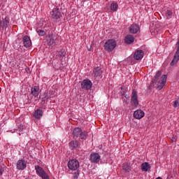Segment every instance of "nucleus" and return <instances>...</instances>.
Listing matches in <instances>:
<instances>
[{"label":"nucleus","instance_id":"f03ea898","mask_svg":"<svg viewBox=\"0 0 179 179\" xmlns=\"http://www.w3.org/2000/svg\"><path fill=\"white\" fill-rule=\"evenodd\" d=\"M87 136V132L83 131L82 129L79 127H76L73 131V136L74 139H78V138H80V139H86V136Z\"/></svg>","mask_w":179,"mask_h":179},{"label":"nucleus","instance_id":"f8f14e48","mask_svg":"<svg viewBox=\"0 0 179 179\" xmlns=\"http://www.w3.org/2000/svg\"><path fill=\"white\" fill-rule=\"evenodd\" d=\"M90 162L91 163H99L100 162V155L99 153H92L90 155Z\"/></svg>","mask_w":179,"mask_h":179},{"label":"nucleus","instance_id":"393cba45","mask_svg":"<svg viewBox=\"0 0 179 179\" xmlns=\"http://www.w3.org/2000/svg\"><path fill=\"white\" fill-rule=\"evenodd\" d=\"M122 170L124 173H129L131 171V166L128 165V164H123Z\"/></svg>","mask_w":179,"mask_h":179},{"label":"nucleus","instance_id":"a211bd4d","mask_svg":"<svg viewBox=\"0 0 179 179\" xmlns=\"http://www.w3.org/2000/svg\"><path fill=\"white\" fill-rule=\"evenodd\" d=\"M129 31L130 33H133V34H136L139 31V25L133 24L129 28Z\"/></svg>","mask_w":179,"mask_h":179},{"label":"nucleus","instance_id":"412c9836","mask_svg":"<svg viewBox=\"0 0 179 179\" xmlns=\"http://www.w3.org/2000/svg\"><path fill=\"white\" fill-rule=\"evenodd\" d=\"M135 41V38H134V36L132 35H127L125 37L124 42L127 44H132Z\"/></svg>","mask_w":179,"mask_h":179},{"label":"nucleus","instance_id":"c85d7f7f","mask_svg":"<svg viewBox=\"0 0 179 179\" xmlns=\"http://www.w3.org/2000/svg\"><path fill=\"white\" fill-rule=\"evenodd\" d=\"M173 106L174 108H177V107L179 106V99H178L173 101Z\"/></svg>","mask_w":179,"mask_h":179},{"label":"nucleus","instance_id":"72a5a7b5","mask_svg":"<svg viewBox=\"0 0 179 179\" xmlns=\"http://www.w3.org/2000/svg\"><path fill=\"white\" fill-rule=\"evenodd\" d=\"M124 97H125L126 99H129V94H126V95H124Z\"/></svg>","mask_w":179,"mask_h":179},{"label":"nucleus","instance_id":"b1692460","mask_svg":"<svg viewBox=\"0 0 179 179\" xmlns=\"http://www.w3.org/2000/svg\"><path fill=\"white\" fill-rule=\"evenodd\" d=\"M110 10H112V12H117V10L118 9V3L113 2L110 4Z\"/></svg>","mask_w":179,"mask_h":179},{"label":"nucleus","instance_id":"9b49d317","mask_svg":"<svg viewBox=\"0 0 179 179\" xmlns=\"http://www.w3.org/2000/svg\"><path fill=\"white\" fill-rule=\"evenodd\" d=\"M16 166L17 170H24L27 166V163L23 159H20L17 161Z\"/></svg>","mask_w":179,"mask_h":179},{"label":"nucleus","instance_id":"a878e982","mask_svg":"<svg viewBox=\"0 0 179 179\" xmlns=\"http://www.w3.org/2000/svg\"><path fill=\"white\" fill-rule=\"evenodd\" d=\"M173 17V11L171 10H167L165 14L166 19H171Z\"/></svg>","mask_w":179,"mask_h":179},{"label":"nucleus","instance_id":"7ed1b4c3","mask_svg":"<svg viewBox=\"0 0 179 179\" xmlns=\"http://www.w3.org/2000/svg\"><path fill=\"white\" fill-rule=\"evenodd\" d=\"M103 47H104L105 51L111 52V51H113L114 48L117 47V41H115V40L114 39H109L105 43Z\"/></svg>","mask_w":179,"mask_h":179},{"label":"nucleus","instance_id":"2eb2a0df","mask_svg":"<svg viewBox=\"0 0 179 179\" xmlns=\"http://www.w3.org/2000/svg\"><path fill=\"white\" fill-rule=\"evenodd\" d=\"M134 118H136V120H141L145 117V112H143L142 110H137L134 111Z\"/></svg>","mask_w":179,"mask_h":179},{"label":"nucleus","instance_id":"c756f323","mask_svg":"<svg viewBox=\"0 0 179 179\" xmlns=\"http://www.w3.org/2000/svg\"><path fill=\"white\" fill-rule=\"evenodd\" d=\"M121 90H122L121 92L122 95L125 96V90H127V87L125 86H122L121 87Z\"/></svg>","mask_w":179,"mask_h":179},{"label":"nucleus","instance_id":"6e6552de","mask_svg":"<svg viewBox=\"0 0 179 179\" xmlns=\"http://www.w3.org/2000/svg\"><path fill=\"white\" fill-rule=\"evenodd\" d=\"M176 48L177 50L173 56V60L171 62V66H174V65H176V64H177V62L179 61V38L176 43Z\"/></svg>","mask_w":179,"mask_h":179},{"label":"nucleus","instance_id":"39448f33","mask_svg":"<svg viewBox=\"0 0 179 179\" xmlns=\"http://www.w3.org/2000/svg\"><path fill=\"white\" fill-rule=\"evenodd\" d=\"M46 38L48 45H51L52 47L57 45V35L53 34H49L46 36Z\"/></svg>","mask_w":179,"mask_h":179},{"label":"nucleus","instance_id":"2f4dec72","mask_svg":"<svg viewBox=\"0 0 179 179\" xmlns=\"http://www.w3.org/2000/svg\"><path fill=\"white\" fill-rule=\"evenodd\" d=\"M3 171H5V169H3V167L0 166V176H2V174H3Z\"/></svg>","mask_w":179,"mask_h":179},{"label":"nucleus","instance_id":"473e14b6","mask_svg":"<svg viewBox=\"0 0 179 179\" xmlns=\"http://www.w3.org/2000/svg\"><path fill=\"white\" fill-rule=\"evenodd\" d=\"M18 131L20 132L21 131H23V126H20L18 128Z\"/></svg>","mask_w":179,"mask_h":179},{"label":"nucleus","instance_id":"1a4fd4ad","mask_svg":"<svg viewBox=\"0 0 179 179\" xmlns=\"http://www.w3.org/2000/svg\"><path fill=\"white\" fill-rule=\"evenodd\" d=\"M93 86V83L89 79L84 80L81 83V89L84 90H90Z\"/></svg>","mask_w":179,"mask_h":179},{"label":"nucleus","instance_id":"20e7f679","mask_svg":"<svg viewBox=\"0 0 179 179\" xmlns=\"http://www.w3.org/2000/svg\"><path fill=\"white\" fill-rule=\"evenodd\" d=\"M35 169L38 176H41L42 179H50V176H48L47 172H45V171H44V169L41 168V166L38 165L36 166Z\"/></svg>","mask_w":179,"mask_h":179},{"label":"nucleus","instance_id":"5701e85b","mask_svg":"<svg viewBox=\"0 0 179 179\" xmlns=\"http://www.w3.org/2000/svg\"><path fill=\"white\" fill-rule=\"evenodd\" d=\"M141 170L143 171H149L150 170V164L148 162H144L141 164Z\"/></svg>","mask_w":179,"mask_h":179},{"label":"nucleus","instance_id":"4be33fe9","mask_svg":"<svg viewBox=\"0 0 179 179\" xmlns=\"http://www.w3.org/2000/svg\"><path fill=\"white\" fill-rule=\"evenodd\" d=\"M31 94L33 96H34L35 97H37V96H38V94H40V88L37 86H34L31 88Z\"/></svg>","mask_w":179,"mask_h":179},{"label":"nucleus","instance_id":"0eeeda50","mask_svg":"<svg viewBox=\"0 0 179 179\" xmlns=\"http://www.w3.org/2000/svg\"><path fill=\"white\" fill-rule=\"evenodd\" d=\"M68 167L70 170H73V171L78 170L79 169V161L76 159H71L68 162Z\"/></svg>","mask_w":179,"mask_h":179},{"label":"nucleus","instance_id":"cd10ccee","mask_svg":"<svg viewBox=\"0 0 179 179\" xmlns=\"http://www.w3.org/2000/svg\"><path fill=\"white\" fill-rule=\"evenodd\" d=\"M37 33L38 34V36H45V31L44 30H41V29H38L37 30Z\"/></svg>","mask_w":179,"mask_h":179},{"label":"nucleus","instance_id":"4468645a","mask_svg":"<svg viewBox=\"0 0 179 179\" xmlns=\"http://www.w3.org/2000/svg\"><path fill=\"white\" fill-rule=\"evenodd\" d=\"M24 47L25 48H29V47H31V40H30V37L28 36H24L22 38Z\"/></svg>","mask_w":179,"mask_h":179},{"label":"nucleus","instance_id":"dca6fc26","mask_svg":"<svg viewBox=\"0 0 179 179\" xmlns=\"http://www.w3.org/2000/svg\"><path fill=\"white\" fill-rule=\"evenodd\" d=\"M102 73H103V70H101V67L96 66V67L94 68L93 75L94 76L95 78L101 76Z\"/></svg>","mask_w":179,"mask_h":179},{"label":"nucleus","instance_id":"ddd939ff","mask_svg":"<svg viewBox=\"0 0 179 179\" xmlns=\"http://www.w3.org/2000/svg\"><path fill=\"white\" fill-rule=\"evenodd\" d=\"M143 55H145V52L142 50H138L134 52V59L139 61V59H142V58H143Z\"/></svg>","mask_w":179,"mask_h":179},{"label":"nucleus","instance_id":"f257e3e1","mask_svg":"<svg viewBox=\"0 0 179 179\" xmlns=\"http://www.w3.org/2000/svg\"><path fill=\"white\" fill-rule=\"evenodd\" d=\"M160 76H162V71H159L156 73L150 84V86L152 87L157 85V89L158 90H162V89L166 86V82H167V76L163 75L162 77Z\"/></svg>","mask_w":179,"mask_h":179},{"label":"nucleus","instance_id":"9d476101","mask_svg":"<svg viewBox=\"0 0 179 179\" xmlns=\"http://www.w3.org/2000/svg\"><path fill=\"white\" fill-rule=\"evenodd\" d=\"M131 100L132 106L137 107L138 104H139V101H138V92L135 90L132 91Z\"/></svg>","mask_w":179,"mask_h":179},{"label":"nucleus","instance_id":"423d86ee","mask_svg":"<svg viewBox=\"0 0 179 179\" xmlns=\"http://www.w3.org/2000/svg\"><path fill=\"white\" fill-rule=\"evenodd\" d=\"M62 16L61 10L57 7L53 8L52 11L50 13V17L53 19V20H59Z\"/></svg>","mask_w":179,"mask_h":179},{"label":"nucleus","instance_id":"f3484780","mask_svg":"<svg viewBox=\"0 0 179 179\" xmlns=\"http://www.w3.org/2000/svg\"><path fill=\"white\" fill-rule=\"evenodd\" d=\"M43 110L37 109L34 112L33 117L36 120H40V118L43 117Z\"/></svg>","mask_w":179,"mask_h":179},{"label":"nucleus","instance_id":"bb28decb","mask_svg":"<svg viewBox=\"0 0 179 179\" xmlns=\"http://www.w3.org/2000/svg\"><path fill=\"white\" fill-rule=\"evenodd\" d=\"M58 54L60 57H64L65 55H66V52H65V50L62 49L60 50Z\"/></svg>","mask_w":179,"mask_h":179},{"label":"nucleus","instance_id":"7c9ffc66","mask_svg":"<svg viewBox=\"0 0 179 179\" xmlns=\"http://www.w3.org/2000/svg\"><path fill=\"white\" fill-rule=\"evenodd\" d=\"M73 177L74 179L78 178V177H79V171H77V172H75V173H73Z\"/></svg>","mask_w":179,"mask_h":179},{"label":"nucleus","instance_id":"aec40b11","mask_svg":"<svg viewBox=\"0 0 179 179\" xmlns=\"http://www.w3.org/2000/svg\"><path fill=\"white\" fill-rule=\"evenodd\" d=\"M69 146L71 149H78L80 146V144L79 143V141H71L69 143Z\"/></svg>","mask_w":179,"mask_h":179},{"label":"nucleus","instance_id":"6ab92c4d","mask_svg":"<svg viewBox=\"0 0 179 179\" xmlns=\"http://www.w3.org/2000/svg\"><path fill=\"white\" fill-rule=\"evenodd\" d=\"M0 26L2 29H8L9 27V21L6 18L3 19L0 21Z\"/></svg>","mask_w":179,"mask_h":179}]
</instances>
